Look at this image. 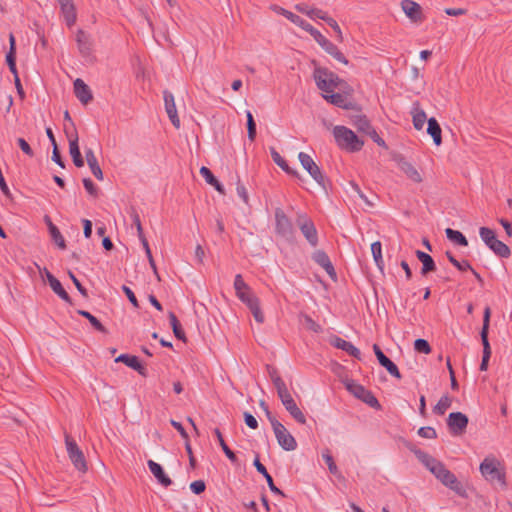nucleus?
<instances>
[{"label": "nucleus", "mask_w": 512, "mask_h": 512, "mask_svg": "<svg viewBox=\"0 0 512 512\" xmlns=\"http://www.w3.org/2000/svg\"><path fill=\"white\" fill-rule=\"evenodd\" d=\"M281 14L290 20L292 23L302 28L304 31L308 32L313 39L321 46L322 49L325 50L326 53L331 55L337 61L347 65L348 60L344 56V54L338 49V47L328 40L325 36H323L320 31L314 28L309 22L301 18L300 16L284 9L280 8Z\"/></svg>", "instance_id": "obj_1"}, {"label": "nucleus", "mask_w": 512, "mask_h": 512, "mask_svg": "<svg viewBox=\"0 0 512 512\" xmlns=\"http://www.w3.org/2000/svg\"><path fill=\"white\" fill-rule=\"evenodd\" d=\"M311 63L314 66L313 79L315 84L324 94L333 92L335 88L340 87L344 83L336 73L326 67L319 66L316 60H312Z\"/></svg>", "instance_id": "obj_2"}, {"label": "nucleus", "mask_w": 512, "mask_h": 512, "mask_svg": "<svg viewBox=\"0 0 512 512\" xmlns=\"http://www.w3.org/2000/svg\"><path fill=\"white\" fill-rule=\"evenodd\" d=\"M333 136L339 148L347 152H358L364 146V141L360 139L351 129L338 125L333 128Z\"/></svg>", "instance_id": "obj_3"}, {"label": "nucleus", "mask_w": 512, "mask_h": 512, "mask_svg": "<svg viewBox=\"0 0 512 512\" xmlns=\"http://www.w3.org/2000/svg\"><path fill=\"white\" fill-rule=\"evenodd\" d=\"M482 476L489 482H497L500 486L506 487V473L501 462L494 456H487L480 464Z\"/></svg>", "instance_id": "obj_4"}, {"label": "nucleus", "mask_w": 512, "mask_h": 512, "mask_svg": "<svg viewBox=\"0 0 512 512\" xmlns=\"http://www.w3.org/2000/svg\"><path fill=\"white\" fill-rule=\"evenodd\" d=\"M345 388L353 394L357 399L361 400L371 408L381 410L382 406L374 394L367 390L363 385L358 384L353 379L346 378L343 380Z\"/></svg>", "instance_id": "obj_5"}, {"label": "nucleus", "mask_w": 512, "mask_h": 512, "mask_svg": "<svg viewBox=\"0 0 512 512\" xmlns=\"http://www.w3.org/2000/svg\"><path fill=\"white\" fill-rule=\"evenodd\" d=\"M479 235L487 247L497 256L501 258H508L511 255L510 248L504 242L497 239L496 233L493 229L481 227L479 229Z\"/></svg>", "instance_id": "obj_6"}, {"label": "nucleus", "mask_w": 512, "mask_h": 512, "mask_svg": "<svg viewBox=\"0 0 512 512\" xmlns=\"http://www.w3.org/2000/svg\"><path fill=\"white\" fill-rule=\"evenodd\" d=\"M491 309L486 306L483 312V324L480 331L481 342L483 346L482 360L480 363V371H486L488 369L489 360L492 354L491 346L489 343V327H490Z\"/></svg>", "instance_id": "obj_7"}, {"label": "nucleus", "mask_w": 512, "mask_h": 512, "mask_svg": "<svg viewBox=\"0 0 512 512\" xmlns=\"http://www.w3.org/2000/svg\"><path fill=\"white\" fill-rule=\"evenodd\" d=\"M443 485L453 490L456 494L461 497H466V489L463 484L457 479V477L449 471L442 463L432 473Z\"/></svg>", "instance_id": "obj_8"}, {"label": "nucleus", "mask_w": 512, "mask_h": 512, "mask_svg": "<svg viewBox=\"0 0 512 512\" xmlns=\"http://www.w3.org/2000/svg\"><path fill=\"white\" fill-rule=\"evenodd\" d=\"M298 160L302 167L308 172L313 180L321 186L324 190H327L328 179L322 173L320 167L314 162L310 155L304 152L298 154Z\"/></svg>", "instance_id": "obj_9"}, {"label": "nucleus", "mask_w": 512, "mask_h": 512, "mask_svg": "<svg viewBox=\"0 0 512 512\" xmlns=\"http://www.w3.org/2000/svg\"><path fill=\"white\" fill-rule=\"evenodd\" d=\"M236 296L248 309L259 301V298L252 291L251 287L244 281L241 274H237L233 283Z\"/></svg>", "instance_id": "obj_10"}, {"label": "nucleus", "mask_w": 512, "mask_h": 512, "mask_svg": "<svg viewBox=\"0 0 512 512\" xmlns=\"http://www.w3.org/2000/svg\"><path fill=\"white\" fill-rule=\"evenodd\" d=\"M283 406L289 412L291 417L299 424L306 423V417L301 409L297 406L295 400L290 394L287 387H283L281 391L277 392Z\"/></svg>", "instance_id": "obj_11"}, {"label": "nucleus", "mask_w": 512, "mask_h": 512, "mask_svg": "<svg viewBox=\"0 0 512 512\" xmlns=\"http://www.w3.org/2000/svg\"><path fill=\"white\" fill-rule=\"evenodd\" d=\"M275 437L280 447L286 451H293L297 448L295 438L290 434L286 427L277 419L270 423Z\"/></svg>", "instance_id": "obj_12"}, {"label": "nucleus", "mask_w": 512, "mask_h": 512, "mask_svg": "<svg viewBox=\"0 0 512 512\" xmlns=\"http://www.w3.org/2000/svg\"><path fill=\"white\" fill-rule=\"evenodd\" d=\"M65 444L69 458L75 468L80 472H86L87 463L84 454L77 445L76 441L67 433L65 434Z\"/></svg>", "instance_id": "obj_13"}, {"label": "nucleus", "mask_w": 512, "mask_h": 512, "mask_svg": "<svg viewBox=\"0 0 512 512\" xmlns=\"http://www.w3.org/2000/svg\"><path fill=\"white\" fill-rule=\"evenodd\" d=\"M275 233L288 241L294 238L293 224L281 208L275 209Z\"/></svg>", "instance_id": "obj_14"}, {"label": "nucleus", "mask_w": 512, "mask_h": 512, "mask_svg": "<svg viewBox=\"0 0 512 512\" xmlns=\"http://www.w3.org/2000/svg\"><path fill=\"white\" fill-rule=\"evenodd\" d=\"M296 224L308 243L312 247H316L318 245V233L311 218L305 213L298 214Z\"/></svg>", "instance_id": "obj_15"}, {"label": "nucleus", "mask_w": 512, "mask_h": 512, "mask_svg": "<svg viewBox=\"0 0 512 512\" xmlns=\"http://www.w3.org/2000/svg\"><path fill=\"white\" fill-rule=\"evenodd\" d=\"M446 422L451 435L461 436L466 432L469 419L467 415L462 412H451Z\"/></svg>", "instance_id": "obj_16"}, {"label": "nucleus", "mask_w": 512, "mask_h": 512, "mask_svg": "<svg viewBox=\"0 0 512 512\" xmlns=\"http://www.w3.org/2000/svg\"><path fill=\"white\" fill-rule=\"evenodd\" d=\"M64 131L69 140V153L71 155L73 164L77 168H81L84 166V158L82 157V154H81V151L79 148L78 134H77L76 128L73 126L72 132H69L66 128Z\"/></svg>", "instance_id": "obj_17"}, {"label": "nucleus", "mask_w": 512, "mask_h": 512, "mask_svg": "<svg viewBox=\"0 0 512 512\" xmlns=\"http://www.w3.org/2000/svg\"><path fill=\"white\" fill-rule=\"evenodd\" d=\"M373 351L375 353V356H376L379 364L382 367H384L391 376H393L397 379L402 378V375H401L397 365L383 353V351L381 350L379 345L374 344Z\"/></svg>", "instance_id": "obj_18"}, {"label": "nucleus", "mask_w": 512, "mask_h": 512, "mask_svg": "<svg viewBox=\"0 0 512 512\" xmlns=\"http://www.w3.org/2000/svg\"><path fill=\"white\" fill-rule=\"evenodd\" d=\"M401 8L405 15L414 23H421L424 19L421 6L413 0H402Z\"/></svg>", "instance_id": "obj_19"}, {"label": "nucleus", "mask_w": 512, "mask_h": 512, "mask_svg": "<svg viewBox=\"0 0 512 512\" xmlns=\"http://www.w3.org/2000/svg\"><path fill=\"white\" fill-rule=\"evenodd\" d=\"M329 343L333 347L343 350L346 353H348L350 356H352L358 360H361L360 350L357 347H355L351 342L346 341L337 335H332L329 338Z\"/></svg>", "instance_id": "obj_20"}, {"label": "nucleus", "mask_w": 512, "mask_h": 512, "mask_svg": "<svg viewBox=\"0 0 512 512\" xmlns=\"http://www.w3.org/2000/svg\"><path fill=\"white\" fill-rule=\"evenodd\" d=\"M312 259L314 260L315 263L321 266L332 279H336V271L334 269L332 262L330 261L329 256L325 251L316 250L312 254Z\"/></svg>", "instance_id": "obj_21"}, {"label": "nucleus", "mask_w": 512, "mask_h": 512, "mask_svg": "<svg viewBox=\"0 0 512 512\" xmlns=\"http://www.w3.org/2000/svg\"><path fill=\"white\" fill-rule=\"evenodd\" d=\"M163 96L165 102V110L168 114V117L173 126L178 129L180 127V119L177 114L174 96L171 92L167 90L163 92Z\"/></svg>", "instance_id": "obj_22"}, {"label": "nucleus", "mask_w": 512, "mask_h": 512, "mask_svg": "<svg viewBox=\"0 0 512 512\" xmlns=\"http://www.w3.org/2000/svg\"><path fill=\"white\" fill-rule=\"evenodd\" d=\"M115 362L124 363L129 368L137 371L141 376H147V369L135 355L121 354L115 359Z\"/></svg>", "instance_id": "obj_23"}, {"label": "nucleus", "mask_w": 512, "mask_h": 512, "mask_svg": "<svg viewBox=\"0 0 512 512\" xmlns=\"http://www.w3.org/2000/svg\"><path fill=\"white\" fill-rule=\"evenodd\" d=\"M323 98L330 104H333L339 108L345 110H354L358 109L357 104L351 101H347V99L340 93H328L323 94Z\"/></svg>", "instance_id": "obj_24"}, {"label": "nucleus", "mask_w": 512, "mask_h": 512, "mask_svg": "<svg viewBox=\"0 0 512 512\" xmlns=\"http://www.w3.org/2000/svg\"><path fill=\"white\" fill-rule=\"evenodd\" d=\"M253 465L256 468V470L261 475H263V477L266 479V482L268 484V487H269L270 491L273 494H275V495H280L282 497H285L284 492L282 490H280L278 487H276V485L274 484L272 476L268 473L266 467L260 462L258 454L256 455V457H255V459L253 461Z\"/></svg>", "instance_id": "obj_25"}, {"label": "nucleus", "mask_w": 512, "mask_h": 512, "mask_svg": "<svg viewBox=\"0 0 512 512\" xmlns=\"http://www.w3.org/2000/svg\"><path fill=\"white\" fill-rule=\"evenodd\" d=\"M74 93L78 100L86 105L93 99V95L89 86L80 78L74 81Z\"/></svg>", "instance_id": "obj_26"}, {"label": "nucleus", "mask_w": 512, "mask_h": 512, "mask_svg": "<svg viewBox=\"0 0 512 512\" xmlns=\"http://www.w3.org/2000/svg\"><path fill=\"white\" fill-rule=\"evenodd\" d=\"M147 465L149 467L150 472L162 486L168 487L172 484V480L168 475H166L163 467L160 464L156 463L153 460H148Z\"/></svg>", "instance_id": "obj_27"}, {"label": "nucleus", "mask_w": 512, "mask_h": 512, "mask_svg": "<svg viewBox=\"0 0 512 512\" xmlns=\"http://www.w3.org/2000/svg\"><path fill=\"white\" fill-rule=\"evenodd\" d=\"M76 41L80 54L83 57L91 56L92 43L90 40V36L85 31H83L82 29H79L77 31Z\"/></svg>", "instance_id": "obj_28"}, {"label": "nucleus", "mask_w": 512, "mask_h": 512, "mask_svg": "<svg viewBox=\"0 0 512 512\" xmlns=\"http://www.w3.org/2000/svg\"><path fill=\"white\" fill-rule=\"evenodd\" d=\"M85 158L94 177L97 180L102 181L104 178L103 171L98 163L94 151L91 148H85Z\"/></svg>", "instance_id": "obj_29"}, {"label": "nucleus", "mask_w": 512, "mask_h": 512, "mask_svg": "<svg viewBox=\"0 0 512 512\" xmlns=\"http://www.w3.org/2000/svg\"><path fill=\"white\" fill-rule=\"evenodd\" d=\"M415 254L417 259L422 263L421 274L423 276L436 270L435 261L428 253L416 250Z\"/></svg>", "instance_id": "obj_30"}, {"label": "nucleus", "mask_w": 512, "mask_h": 512, "mask_svg": "<svg viewBox=\"0 0 512 512\" xmlns=\"http://www.w3.org/2000/svg\"><path fill=\"white\" fill-rule=\"evenodd\" d=\"M6 63L13 76L18 75L16 67V41L13 34H10L9 37V51L6 54Z\"/></svg>", "instance_id": "obj_31"}, {"label": "nucleus", "mask_w": 512, "mask_h": 512, "mask_svg": "<svg viewBox=\"0 0 512 512\" xmlns=\"http://www.w3.org/2000/svg\"><path fill=\"white\" fill-rule=\"evenodd\" d=\"M44 221L48 226L49 233H50L53 241L56 243V245L60 249H65L66 248L65 239L62 236L60 230L53 224L51 218L48 215L44 216Z\"/></svg>", "instance_id": "obj_32"}, {"label": "nucleus", "mask_w": 512, "mask_h": 512, "mask_svg": "<svg viewBox=\"0 0 512 512\" xmlns=\"http://www.w3.org/2000/svg\"><path fill=\"white\" fill-rule=\"evenodd\" d=\"M427 133L433 138V142L436 146H440L442 143V130L438 121L431 117L427 120Z\"/></svg>", "instance_id": "obj_33"}, {"label": "nucleus", "mask_w": 512, "mask_h": 512, "mask_svg": "<svg viewBox=\"0 0 512 512\" xmlns=\"http://www.w3.org/2000/svg\"><path fill=\"white\" fill-rule=\"evenodd\" d=\"M200 174L205 179V181L209 185L213 186L220 194H225L223 185L218 181V179L214 176L209 168L202 166L200 168Z\"/></svg>", "instance_id": "obj_34"}, {"label": "nucleus", "mask_w": 512, "mask_h": 512, "mask_svg": "<svg viewBox=\"0 0 512 512\" xmlns=\"http://www.w3.org/2000/svg\"><path fill=\"white\" fill-rule=\"evenodd\" d=\"M270 154L273 161L287 174L295 176L300 179V175L296 170H293L287 164V161L276 151L275 148H270Z\"/></svg>", "instance_id": "obj_35"}, {"label": "nucleus", "mask_w": 512, "mask_h": 512, "mask_svg": "<svg viewBox=\"0 0 512 512\" xmlns=\"http://www.w3.org/2000/svg\"><path fill=\"white\" fill-rule=\"evenodd\" d=\"M399 166L401 170L414 182L419 183L422 181V177L417 169L403 157L399 160Z\"/></svg>", "instance_id": "obj_36"}, {"label": "nucleus", "mask_w": 512, "mask_h": 512, "mask_svg": "<svg viewBox=\"0 0 512 512\" xmlns=\"http://www.w3.org/2000/svg\"><path fill=\"white\" fill-rule=\"evenodd\" d=\"M215 436L217 437V440L219 442V445L222 449V451L224 452V454L226 455V457L233 463V464H237L238 463V458L236 456V454L229 448V446L227 445V443L225 442L224 438H223V435L220 431L219 428H215L213 430Z\"/></svg>", "instance_id": "obj_37"}, {"label": "nucleus", "mask_w": 512, "mask_h": 512, "mask_svg": "<svg viewBox=\"0 0 512 512\" xmlns=\"http://www.w3.org/2000/svg\"><path fill=\"white\" fill-rule=\"evenodd\" d=\"M168 318H169V321H170V325H171V328L173 330V333L175 335V337L178 339V340H181L183 342H186L187 341V338H186V335H185V332L184 330L182 329V326L177 318V316L175 315L174 312L170 311L168 313Z\"/></svg>", "instance_id": "obj_38"}, {"label": "nucleus", "mask_w": 512, "mask_h": 512, "mask_svg": "<svg viewBox=\"0 0 512 512\" xmlns=\"http://www.w3.org/2000/svg\"><path fill=\"white\" fill-rule=\"evenodd\" d=\"M353 124L357 128L359 132L364 134H369L373 126L371 125L369 119L366 115H355L353 117Z\"/></svg>", "instance_id": "obj_39"}, {"label": "nucleus", "mask_w": 512, "mask_h": 512, "mask_svg": "<svg viewBox=\"0 0 512 512\" xmlns=\"http://www.w3.org/2000/svg\"><path fill=\"white\" fill-rule=\"evenodd\" d=\"M421 456L418 458V460L431 472L436 470L442 462L434 458L433 456L429 455L428 453H419Z\"/></svg>", "instance_id": "obj_40"}, {"label": "nucleus", "mask_w": 512, "mask_h": 512, "mask_svg": "<svg viewBox=\"0 0 512 512\" xmlns=\"http://www.w3.org/2000/svg\"><path fill=\"white\" fill-rule=\"evenodd\" d=\"M371 252L376 266L379 268L380 271H383L384 260L382 257V244L380 241H375L371 244Z\"/></svg>", "instance_id": "obj_41"}, {"label": "nucleus", "mask_w": 512, "mask_h": 512, "mask_svg": "<svg viewBox=\"0 0 512 512\" xmlns=\"http://www.w3.org/2000/svg\"><path fill=\"white\" fill-rule=\"evenodd\" d=\"M77 313L79 315H81L82 317L86 318L89 321V323L94 327V329H96L97 331L104 333V334L108 333L105 326L90 312H88L86 310H78Z\"/></svg>", "instance_id": "obj_42"}, {"label": "nucleus", "mask_w": 512, "mask_h": 512, "mask_svg": "<svg viewBox=\"0 0 512 512\" xmlns=\"http://www.w3.org/2000/svg\"><path fill=\"white\" fill-rule=\"evenodd\" d=\"M445 233H446V237L456 243L457 245L459 246H467L468 245V240L467 238L458 230H454V229H451V228H447L445 230Z\"/></svg>", "instance_id": "obj_43"}, {"label": "nucleus", "mask_w": 512, "mask_h": 512, "mask_svg": "<svg viewBox=\"0 0 512 512\" xmlns=\"http://www.w3.org/2000/svg\"><path fill=\"white\" fill-rule=\"evenodd\" d=\"M267 371L277 392L281 391L283 387H287L283 379L280 377L278 370L275 367L267 365Z\"/></svg>", "instance_id": "obj_44"}, {"label": "nucleus", "mask_w": 512, "mask_h": 512, "mask_svg": "<svg viewBox=\"0 0 512 512\" xmlns=\"http://www.w3.org/2000/svg\"><path fill=\"white\" fill-rule=\"evenodd\" d=\"M50 287L53 290V292L57 294L63 301L72 304L71 297L63 288L61 282L58 279L56 281H51Z\"/></svg>", "instance_id": "obj_45"}, {"label": "nucleus", "mask_w": 512, "mask_h": 512, "mask_svg": "<svg viewBox=\"0 0 512 512\" xmlns=\"http://www.w3.org/2000/svg\"><path fill=\"white\" fill-rule=\"evenodd\" d=\"M451 404L452 399L448 395H443L438 403L434 406L433 412L437 415H444Z\"/></svg>", "instance_id": "obj_46"}, {"label": "nucleus", "mask_w": 512, "mask_h": 512, "mask_svg": "<svg viewBox=\"0 0 512 512\" xmlns=\"http://www.w3.org/2000/svg\"><path fill=\"white\" fill-rule=\"evenodd\" d=\"M413 126L416 130H421L425 124V122L428 120L426 113L418 108L413 109Z\"/></svg>", "instance_id": "obj_47"}, {"label": "nucleus", "mask_w": 512, "mask_h": 512, "mask_svg": "<svg viewBox=\"0 0 512 512\" xmlns=\"http://www.w3.org/2000/svg\"><path fill=\"white\" fill-rule=\"evenodd\" d=\"M63 14H64V18H65V22L67 24L68 27H71L72 25L75 24L76 22V9H75V6L73 3L61 8Z\"/></svg>", "instance_id": "obj_48"}, {"label": "nucleus", "mask_w": 512, "mask_h": 512, "mask_svg": "<svg viewBox=\"0 0 512 512\" xmlns=\"http://www.w3.org/2000/svg\"><path fill=\"white\" fill-rule=\"evenodd\" d=\"M248 139L254 141L257 135L256 122L251 111H246Z\"/></svg>", "instance_id": "obj_49"}, {"label": "nucleus", "mask_w": 512, "mask_h": 512, "mask_svg": "<svg viewBox=\"0 0 512 512\" xmlns=\"http://www.w3.org/2000/svg\"><path fill=\"white\" fill-rule=\"evenodd\" d=\"M445 255L449 262L459 271H466L471 269V265L467 260L458 261L450 251H446Z\"/></svg>", "instance_id": "obj_50"}, {"label": "nucleus", "mask_w": 512, "mask_h": 512, "mask_svg": "<svg viewBox=\"0 0 512 512\" xmlns=\"http://www.w3.org/2000/svg\"><path fill=\"white\" fill-rule=\"evenodd\" d=\"M322 458L325 461V463L327 464L330 473L337 476L339 474L338 467L336 466V464L334 462L333 456L330 454V452L328 450H326V452L322 453Z\"/></svg>", "instance_id": "obj_51"}, {"label": "nucleus", "mask_w": 512, "mask_h": 512, "mask_svg": "<svg viewBox=\"0 0 512 512\" xmlns=\"http://www.w3.org/2000/svg\"><path fill=\"white\" fill-rule=\"evenodd\" d=\"M414 350L418 353L429 354L431 346L427 340L419 338L414 341Z\"/></svg>", "instance_id": "obj_52"}, {"label": "nucleus", "mask_w": 512, "mask_h": 512, "mask_svg": "<svg viewBox=\"0 0 512 512\" xmlns=\"http://www.w3.org/2000/svg\"><path fill=\"white\" fill-rule=\"evenodd\" d=\"M130 216L132 218L133 224L135 225V227L137 229L138 238L140 236H143L144 232H143L140 216H139L137 210L134 207L130 208Z\"/></svg>", "instance_id": "obj_53"}, {"label": "nucleus", "mask_w": 512, "mask_h": 512, "mask_svg": "<svg viewBox=\"0 0 512 512\" xmlns=\"http://www.w3.org/2000/svg\"><path fill=\"white\" fill-rule=\"evenodd\" d=\"M250 312L252 313L254 319L258 323H263L265 320L264 314L260 307V300L256 303H254L253 306L249 308Z\"/></svg>", "instance_id": "obj_54"}, {"label": "nucleus", "mask_w": 512, "mask_h": 512, "mask_svg": "<svg viewBox=\"0 0 512 512\" xmlns=\"http://www.w3.org/2000/svg\"><path fill=\"white\" fill-rule=\"evenodd\" d=\"M84 188L86 191L93 197L98 196L99 189L98 187L93 183V181L90 178H84L82 180Z\"/></svg>", "instance_id": "obj_55"}, {"label": "nucleus", "mask_w": 512, "mask_h": 512, "mask_svg": "<svg viewBox=\"0 0 512 512\" xmlns=\"http://www.w3.org/2000/svg\"><path fill=\"white\" fill-rule=\"evenodd\" d=\"M418 435L427 439H435L437 437L436 430L430 426L419 428Z\"/></svg>", "instance_id": "obj_56"}, {"label": "nucleus", "mask_w": 512, "mask_h": 512, "mask_svg": "<svg viewBox=\"0 0 512 512\" xmlns=\"http://www.w3.org/2000/svg\"><path fill=\"white\" fill-rule=\"evenodd\" d=\"M304 321L307 329L315 332L320 333L322 332V327L320 324H318L316 321H314L309 315L304 316Z\"/></svg>", "instance_id": "obj_57"}, {"label": "nucleus", "mask_w": 512, "mask_h": 512, "mask_svg": "<svg viewBox=\"0 0 512 512\" xmlns=\"http://www.w3.org/2000/svg\"><path fill=\"white\" fill-rule=\"evenodd\" d=\"M309 18L312 20L321 19V20L327 22L330 17L327 15V13L325 11H323L321 9L313 8L312 10H310Z\"/></svg>", "instance_id": "obj_58"}, {"label": "nucleus", "mask_w": 512, "mask_h": 512, "mask_svg": "<svg viewBox=\"0 0 512 512\" xmlns=\"http://www.w3.org/2000/svg\"><path fill=\"white\" fill-rule=\"evenodd\" d=\"M51 159H52L53 162H55L61 168H65V162H64V160H63V158L61 156V153H60L58 145H54L53 150H52V157H51Z\"/></svg>", "instance_id": "obj_59"}, {"label": "nucleus", "mask_w": 512, "mask_h": 512, "mask_svg": "<svg viewBox=\"0 0 512 512\" xmlns=\"http://www.w3.org/2000/svg\"><path fill=\"white\" fill-rule=\"evenodd\" d=\"M190 489L194 494L200 495L205 491L206 484L203 480H196L190 484Z\"/></svg>", "instance_id": "obj_60"}, {"label": "nucleus", "mask_w": 512, "mask_h": 512, "mask_svg": "<svg viewBox=\"0 0 512 512\" xmlns=\"http://www.w3.org/2000/svg\"><path fill=\"white\" fill-rule=\"evenodd\" d=\"M236 191H237L238 196L243 200V202L245 204H248L249 196H248L247 190H246L245 186L241 183L239 178L237 179Z\"/></svg>", "instance_id": "obj_61"}, {"label": "nucleus", "mask_w": 512, "mask_h": 512, "mask_svg": "<svg viewBox=\"0 0 512 512\" xmlns=\"http://www.w3.org/2000/svg\"><path fill=\"white\" fill-rule=\"evenodd\" d=\"M243 417H244V422H245V424H246L249 428H251V429H253V430H255V429H257V428H258V421H257V419H256V418H255V417H254L250 412L245 411V412L243 413Z\"/></svg>", "instance_id": "obj_62"}, {"label": "nucleus", "mask_w": 512, "mask_h": 512, "mask_svg": "<svg viewBox=\"0 0 512 512\" xmlns=\"http://www.w3.org/2000/svg\"><path fill=\"white\" fill-rule=\"evenodd\" d=\"M17 143L24 154H26L29 157L34 156V151L32 150L31 146L24 138H18Z\"/></svg>", "instance_id": "obj_63"}, {"label": "nucleus", "mask_w": 512, "mask_h": 512, "mask_svg": "<svg viewBox=\"0 0 512 512\" xmlns=\"http://www.w3.org/2000/svg\"><path fill=\"white\" fill-rule=\"evenodd\" d=\"M122 291L124 292V294L127 296L128 300L130 301V303L135 307V308H139V302L134 294V292L126 285H123L122 286Z\"/></svg>", "instance_id": "obj_64"}]
</instances>
